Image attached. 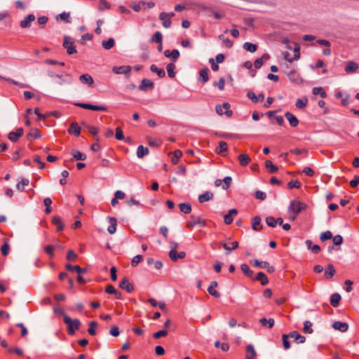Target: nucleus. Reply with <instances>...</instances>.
Listing matches in <instances>:
<instances>
[{
  "label": "nucleus",
  "mask_w": 359,
  "mask_h": 359,
  "mask_svg": "<svg viewBox=\"0 0 359 359\" xmlns=\"http://www.w3.org/2000/svg\"><path fill=\"white\" fill-rule=\"evenodd\" d=\"M307 205L303 202H301L298 200L292 201L290 203V207L288 208L289 212H290V219L292 221L295 220L297 215L302 212V211L306 210Z\"/></svg>",
  "instance_id": "f257e3e1"
},
{
  "label": "nucleus",
  "mask_w": 359,
  "mask_h": 359,
  "mask_svg": "<svg viewBox=\"0 0 359 359\" xmlns=\"http://www.w3.org/2000/svg\"><path fill=\"white\" fill-rule=\"evenodd\" d=\"M61 315L63 316L64 323L67 325V332L69 334H74L75 331L79 330L81 326V322L78 319H72L64 311H60Z\"/></svg>",
  "instance_id": "f03ea898"
},
{
  "label": "nucleus",
  "mask_w": 359,
  "mask_h": 359,
  "mask_svg": "<svg viewBox=\"0 0 359 359\" xmlns=\"http://www.w3.org/2000/svg\"><path fill=\"white\" fill-rule=\"evenodd\" d=\"M63 46L66 48L68 54L72 55L76 53L77 50L72 39L69 36L64 37Z\"/></svg>",
  "instance_id": "7ed1b4c3"
},
{
  "label": "nucleus",
  "mask_w": 359,
  "mask_h": 359,
  "mask_svg": "<svg viewBox=\"0 0 359 359\" xmlns=\"http://www.w3.org/2000/svg\"><path fill=\"white\" fill-rule=\"evenodd\" d=\"M283 58L288 61L289 62H292L294 61L298 60L300 57V47L299 45H296L294 47V55L293 57L290 56V53L288 52H284L283 53Z\"/></svg>",
  "instance_id": "20e7f679"
},
{
  "label": "nucleus",
  "mask_w": 359,
  "mask_h": 359,
  "mask_svg": "<svg viewBox=\"0 0 359 359\" xmlns=\"http://www.w3.org/2000/svg\"><path fill=\"white\" fill-rule=\"evenodd\" d=\"M230 105L229 103L225 102L222 105L216 106V111L218 114L222 115L226 114L227 116H231L232 115V111L229 109Z\"/></svg>",
  "instance_id": "39448f33"
},
{
  "label": "nucleus",
  "mask_w": 359,
  "mask_h": 359,
  "mask_svg": "<svg viewBox=\"0 0 359 359\" xmlns=\"http://www.w3.org/2000/svg\"><path fill=\"white\" fill-rule=\"evenodd\" d=\"M196 225H200L201 226H203L205 225V222L201 217H194V216H192L190 220L187 222L186 226L187 228L191 229L194 227Z\"/></svg>",
  "instance_id": "423d86ee"
},
{
  "label": "nucleus",
  "mask_w": 359,
  "mask_h": 359,
  "mask_svg": "<svg viewBox=\"0 0 359 359\" xmlns=\"http://www.w3.org/2000/svg\"><path fill=\"white\" fill-rule=\"evenodd\" d=\"M24 130L22 128H18L15 132H11L9 133L8 135V138L13 142H15L18 140L20 137H21L23 135Z\"/></svg>",
  "instance_id": "0eeeda50"
},
{
  "label": "nucleus",
  "mask_w": 359,
  "mask_h": 359,
  "mask_svg": "<svg viewBox=\"0 0 359 359\" xmlns=\"http://www.w3.org/2000/svg\"><path fill=\"white\" fill-rule=\"evenodd\" d=\"M287 76L289 79L295 83L299 84L303 82L302 78L297 70H292L290 73H288Z\"/></svg>",
  "instance_id": "6e6552de"
},
{
  "label": "nucleus",
  "mask_w": 359,
  "mask_h": 359,
  "mask_svg": "<svg viewBox=\"0 0 359 359\" xmlns=\"http://www.w3.org/2000/svg\"><path fill=\"white\" fill-rule=\"evenodd\" d=\"M359 68V65L354 61H348L346 63L345 71L347 74L355 72Z\"/></svg>",
  "instance_id": "1a4fd4ad"
},
{
  "label": "nucleus",
  "mask_w": 359,
  "mask_h": 359,
  "mask_svg": "<svg viewBox=\"0 0 359 359\" xmlns=\"http://www.w3.org/2000/svg\"><path fill=\"white\" fill-rule=\"evenodd\" d=\"M119 287L126 290L128 292H131L134 287L133 285L129 282L128 278L124 277L119 283Z\"/></svg>",
  "instance_id": "9d476101"
},
{
  "label": "nucleus",
  "mask_w": 359,
  "mask_h": 359,
  "mask_svg": "<svg viewBox=\"0 0 359 359\" xmlns=\"http://www.w3.org/2000/svg\"><path fill=\"white\" fill-rule=\"evenodd\" d=\"M236 209H231L228 214L224 217V222L226 224H231L233 221V217L237 215Z\"/></svg>",
  "instance_id": "9b49d317"
},
{
  "label": "nucleus",
  "mask_w": 359,
  "mask_h": 359,
  "mask_svg": "<svg viewBox=\"0 0 359 359\" xmlns=\"http://www.w3.org/2000/svg\"><path fill=\"white\" fill-rule=\"evenodd\" d=\"M170 251L169 252V257L172 261L176 262V255L178 243L176 241H170Z\"/></svg>",
  "instance_id": "f8f14e48"
},
{
  "label": "nucleus",
  "mask_w": 359,
  "mask_h": 359,
  "mask_svg": "<svg viewBox=\"0 0 359 359\" xmlns=\"http://www.w3.org/2000/svg\"><path fill=\"white\" fill-rule=\"evenodd\" d=\"M34 20L35 16L33 14H29L20 22V27L24 29L28 28L31 26V23Z\"/></svg>",
  "instance_id": "ddd939ff"
},
{
  "label": "nucleus",
  "mask_w": 359,
  "mask_h": 359,
  "mask_svg": "<svg viewBox=\"0 0 359 359\" xmlns=\"http://www.w3.org/2000/svg\"><path fill=\"white\" fill-rule=\"evenodd\" d=\"M220 245L226 250V255H229L231 253V250L238 248V243L237 241H233L229 244L226 243H221Z\"/></svg>",
  "instance_id": "4468645a"
},
{
  "label": "nucleus",
  "mask_w": 359,
  "mask_h": 359,
  "mask_svg": "<svg viewBox=\"0 0 359 359\" xmlns=\"http://www.w3.org/2000/svg\"><path fill=\"white\" fill-rule=\"evenodd\" d=\"M332 327L336 330H339L341 332H344L347 331V330L348 328V325L346 323H343L341 321H335L332 324Z\"/></svg>",
  "instance_id": "2eb2a0df"
},
{
  "label": "nucleus",
  "mask_w": 359,
  "mask_h": 359,
  "mask_svg": "<svg viewBox=\"0 0 359 359\" xmlns=\"http://www.w3.org/2000/svg\"><path fill=\"white\" fill-rule=\"evenodd\" d=\"M238 161L241 166L245 167L251 162V158L247 154H241L238 156Z\"/></svg>",
  "instance_id": "dca6fc26"
},
{
  "label": "nucleus",
  "mask_w": 359,
  "mask_h": 359,
  "mask_svg": "<svg viewBox=\"0 0 359 359\" xmlns=\"http://www.w3.org/2000/svg\"><path fill=\"white\" fill-rule=\"evenodd\" d=\"M257 353L254 346L249 344L246 346V359H256Z\"/></svg>",
  "instance_id": "f3484780"
},
{
  "label": "nucleus",
  "mask_w": 359,
  "mask_h": 359,
  "mask_svg": "<svg viewBox=\"0 0 359 359\" xmlns=\"http://www.w3.org/2000/svg\"><path fill=\"white\" fill-rule=\"evenodd\" d=\"M285 116L292 127H297L298 126L299 121L292 113L287 111Z\"/></svg>",
  "instance_id": "a211bd4d"
},
{
  "label": "nucleus",
  "mask_w": 359,
  "mask_h": 359,
  "mask_svg": "<svg viewBox=\"0 0 359 359\" xmlns=\"http://www.w3.org/2000/svg\"><path fill=\"white\" fill-rule=\"evenodd\" d=\"M110 225L107 228V231L110 234H114L116 231L117 219L115 217H109Z\"/></svg>",
  "instance_id": "6ab92c4d"
},
{
  "label": "nucleus",
  "mask_w": 359,
  "mask_h": 359,
  "mask_svg": "<svg viewBox=\"0 0 359 359\" xmlns=\"http://www.w3.org/2000/svg\"><path fill=\"white\" fill-rule=\"evenodd\" d=\"M131 71V68L129 66H121V67H115L113 68V72L116 74H128Z\"/></svg>",
  "instance_id": "aec40b11"
},
{
  "label": "nucleus",
  "mask_w": 359,
  "mask_h": 359,
  "mask_svg": "<svg viewBox=\"0 0 359 359\" xmlns=\"http://www.w3.org/2000/svg\"><path fill=\"white\" fill-rule=\"evenodd\" d=\"M153 87H154V83L151 80L144 79L142 81L141 84L139 86V88L141 90L146 91L149 88H152Z\"/></svg>",
  "instance_id": "412c9836"
},
{
  "label": "nucleus",
  "mask_w": 359,
  "mask_h": 359,
  "mask_svg": "<svg viewBox=\"0 0 359 359\" xmlns=\"http://www.w3.org/2000/svg\"><path fill=\"white\" fill-rule=\"evenodd\" d=\"M289 337L291 338H293L294 341H297L298 343L303 344L306 341L305 337L301 335L298 332L293 331L291 332L289 334Z\"/></svg>",
  "instance_id": "4be33fe9"
},
{
  "label": "nucleus",
  "mask_w": 359,
  "mask_h": 359,
  "mask_svg": "<svg viewBox=\"0 0 359 359\" xmlns=\"http://www.w3.org/2000/svg\"><path fill=\"white\" fill-rule=\"evenodd\" d=\"M214 194L210 191H206L203 194L198 196V201L203 203L209 201L213 198Z\"/></svg>",
  "instance_id": "5701e85b"
},
{
  "label": "nucleus",
  "mask_w": 359,
  "mask_h": 359,
  "mask_svg": "<svg viewBox=\"0 0 359 359\" xmlns=\"http://www.w3.org/2000/svg\"><path fill=\"white\" fill-rule=\"evenodd\" d=\"M159 18L162 21L163 26L168 28L171 26V20L168 18L167 13H161L159 15Z\"/></svg>",
  "instance_id": "b1692460"
},
{
  "label": "nucleus",
  "mask_w": 359,
  "mask_h": 359,
  "mask_svg": "<svg viewBox=\"0 0 359 359\" xmlns=\"http://www.w3.org/2000/svg\"><path fill=\"white\" fill-rule=\"evenodd\" d=\"M248 97L254 102H262L264 100V95L263 94H259L257 96L255 93L252 91L248 93Z\"/></svg>",
  "instance_id": "393cba45"
},
{
  "label": "nucleus",
  "mask_w": 359,
  "mask_h": 359,
  "mask_svg": "<svg viewBox=\"0 0 359 359\" xmlns=\"http://www.w3.org/2000/svg\"><path fill=\"white\" fill-rule=\"evenodd\" d=\"M263 226L261 223V218L258 216L255 217L252 220V228L255 231H260Z\"/></svg>",
  "instance_id": "a878e982"
},
{
  "label": "nucleus",
  "mask_w": 359,
  "mask_h": 359,
  "mask_svg": "<svg viewBox=\"0 0 359 359\" xmlns=\"http://www.w3.org/2000/svg\"><path fill=\"white\" fill-rule=\"evenodd\" d=\"M164 55L166 57H170L174 61H175L180 56V52L176 49H174L172 51L166 50L164 52Z\"/></svg>",
  "instance_id": "bb28decb"
},
{
  "label": "nucleus",
  "mask_w": 359,
  "mask_h": 359,
  "mask_svg": "<svg viewBox=\"0 0 359 359\" xmlns=\"http://www.w3.org/2000/svg\"><path fill=\"white\" fill-rule=\"evenodd\" d=\"M52 222L54 225L57 226V231H60L64 229V224L61 219V218L58 216H54L52 219Z\"/></svg>",
  "instance_id": "cd10ccee"
},
{
  "label": "nucleus",
  "mask_w": 359,
  "mask_h": 359,
  "mask_svg": "<svg viewBox=\"0 0 359 359\" xmlns=\"http://www.w3.org/2000/svg\"><path fill=\"white\" fill-rule=\"evenodd\" d=\"M69 133L79 136L81 133V128L77 123H72L68 130Z\"/></svg>",
  "instance_id": "c85d7f7f"
},
{
  "label": "nucleus",
  "mask_w": 359,
  "mask_h": 359,
  "mask_svg": "<svg viewBox=\"0 0 359 359\" xmlns=\"http://www.w3.org/2000/svg\"><path fill=\"white\" fill-rule=\"evenodd\" d=\"M79 79L82 83L88 84L89 86H92L93 84V77L88 74H82L80 76Z\"/></svg>",
  "instance_id": "c756f323"
},
{
  "label": "nucleus",
  "mask_w": 359,
  "mask_h": 359,
  "mask_svg": "<svg viewBox=\"0 0 359 359\" xmlns=\"http://www.w3.org/2000/svg\"><path fill=\"white\" fill-rule=\"evenodd\" d=\"M341 300V296L338 293H334L332 294L330 298V304L334 307H337L339 304V302Z\"/></svg>",
  "instance_id": "7c9ffc66"
},
{
  "label": "nucleus",
  "mask_w": 359,
  "mask_h": 359,
  "mask_svg": "<svg viewBox=\"0 0 359 359\" xmlns=\"http://www.w3.org/2000/svg\"><path fill=\"white\" fill-rule=\"evenodd\" d=\"M241 269L243 273L248 278H252L253 276V271L250 269L249 266L246 264H242Z\"/></svg>",
  "instance_id": "2f4dec72"
},
{
  "label": "nucleus",
  "mask_w": 359,
  "mask_h": 359,
  "mask_svg": "<svg viewBox=\"0 0 359 359\" xmlns=\"http://www.w3.org/2000/svg\"><path fill=\"white\" fill-rule=\"evenodd\" d=\"M65 268L67 270H69V271H76L78 273H85L86 272V269H82L79 265H76V266H72L71 264H66Z\"/></svg>",
  "instance_id": "473e14b6"
},
{
  "label": "nucleus",
  "mask_w": 359,
  "mask_h": 359,
  "mask_svg": "<svg viewBox=\"0 0 359 359\" xmlns=\"http://www.w3.org/2000/svg\"><path fill=\"white\" fill-rule=\"evenodd\" d=\"M256 280L259 281L262 285H265L268 283V278L263 272H259L257 274Z\"/></svg>",
  "instance_id": "72a5a7b5"
},
{
  "label": "nucleus",
  "mask_w": 359,
  "mask_h": 359,
  "mask_svg": "<svg viewBox=\"0 0 359 359\" xmlns=\"http://www.w3.org/2000/svg\"><path fill=\"white\" fill-rule=\"evenodd\" d=\"M308 103V99L307 97H304L302 98L297 99L295 103V106L297 108L299 109H304L306 107Z\"/></svg>",
  "instance_id": "f704fd0d"
},
{
  "label": "nucleus",
  "mask_w": 359,
  "mask_h": 359,
  "mask_svg": "<svg viewBox=\"0 0 359 359\" xmlns=\"http://www.w3.org/2000/svg\"><path fill=\"white\" fill-rule=\"evenodd\" d=\"M115 41L112 38L109 39L108 40L102 41V45L103 48L106 50H109L114 46Z\"/></svg>",
  "instance_id": "c9c22d12"
},
{
  "label": "nucleus",
  "mask_w": 359,
  "mask_h": 359,
  "mask_svg": "<svg viewBox=\"0 0 359 359\" xmlns=\"http://www.w3.org/2000/svg\"><path fill=\"white\" fill-rule=\"evenodd\" d=\"M149 154V149L147 147L140 145L137 147V156L138 158H141L143 156L147 155Z\"/></svg>",
  "instance_id": "e433bc0d"
},
{
  "label": "nucleus",
  "mask_w": 359,
  "mask_h": 359,
  "mask_svg": "<svg viewBox=\"0 0 359 359\" xmlns=\"http://www.w3.org/2000/svg\"><path fill=\"white\" fill-rule=\"evenodd\" d=\"M150 69L152 72L156 73L160 78H163L165 76L164 69L158 68L155 65H151Z\"/></svg>",
  "instance_id": "4c0bfd02"
},
{
  "label": "nucleus",
  "mask_w": 359,
  "mask_h": 359,
  "mask_svg": "<svg viewBox=\"0 0 359 359\" xmlns=\"http://www.w3.org/2000/svg\"><path fill=\"white\" fill-rule=\"evenodd\" d=\"M265 167L271 173L276 172L278 170V167L273 165L272 161L270 160H267L265 161Z\"/></svg>",
  "instance_id": "58836bf2"
},
{
  "label": "nucleus",
  "mask_w": 359,
  "mask_h": 359,
  "mask_svg": "<svg viewBox=\"0 0 359 359\" xmlns=\"http://www.w3.org/2000/svg\"><path fill=\"white\" fill-rule=\"evenodd\" d=\"M179 208L181 212L189 214L191 211V205L189 203H184L179 205Z\"/></svg>",
  "instance_id": "ea45409f"
},
{
  "label": "nucleus",
  "mask_w": 359,
  "mask_h": 359,
  "mask_svg": "<svg viewBox=\"0 0 359 359\" xmlns=\"http://www.w3.org/2000/svg\"><path fill=\"white\" fill-rule=\"evenodd\" d=\"M336 273V271L332 264H328L327 269L324 276L327 279L332 278Z\"/></svg>",
  "instance_id": "a19ab883"
},
{
  "label": "nucleus",
  "mask_w": 359,
  "mask_h": 359,
  "mask_svg": "<svg viewBox=\"0 0 359 359\" xmlns=\"http://www.w3.org/2000/svg\"><path fill=\"white\" fill-rule=\"evenodd\" d=\"M147 262L148 264L149 265H151V264H154V267L156 269H161L162 267H163V264L161 261H155L153 258L151 257H149L147 258Z\"/></svg>",
  "instance_id": "79ce46f5"
},
{
  "label": "nucleus",
  "mask_w": 359,
  "mask_h": 359,
  "mask_svg": "<svg viewBox=\"0 0 359 359\" xmlns=\"http://www.w3.org/2000/svg\"><path fill=\"white\" fill-rule=\"evenodd\" d=\"M61 20L68 23L70 22V13L69 12H63L58 15L56 16V20Z\"/></svg>",
  "instance_id": "37998d69"
},
{
  "label": "nucleus",
  "mask_w": 359,
  "mask_h": 359,
  "mask_svg": "<svg viewBox=\"0 0 359 359\" xmlns=\"http://www.w3.org/2000/svg\"><path fill=\"white\" fill-rule=\"evenodd\" d=\"M200 75V81L203 83H205L208 81V69H203L199 72Z\"/></svg>",
  "instance_id": "c03bdc74"
},
{
  "label": "nucleus",
  "mask_w": 359,
  "mask_h": 359,
  "mask_svg": "<svg viewBox=\"0 0 359 359\" xmlns=\"http://www.w3.org/2000/svg\"><path fill=\"white\" fill-rule=\"evenodd\" d=\"M312 323L306 320L304 323V327H303V332L305 334H311L313 333V330L312 329Z\"/></svg>",
  "instance_id": "a18cd8bd"
},
{
  "label": "nucleus",
  "mask_w": 359,
  "mask_h": 359,
  "mask_svg": "<svg viewBox=\"0 0 359 359\" xmlns=\"http://www.w3.org/2000/svg\"><path fill=\"white\" fill-rule=\"evenodd\" d=\"M312 91L313 95H320L323 98L327 97V93L322 87H315Z\"/></svg>",
  "instance_id": "49530a36"
},
{
  "label": "nucleus",
  "mask_w": 359,
  "mask_h": 359,
  "mask_svg": "<svg viewBox=\"0 0 359 359\" xmlns=\"http://www.w3.org/2000/svg\"><path fill=\"white\" fill-rule=\"evenodd\" d=\"M172 154L173 156L171 158V162L175 165L178 163L179 159L182 157V152L180 150L177 149L175 150Z\"/></svg>",
  "instance_id": "de8ad7c7"
},
{
  "label": "nucleus",
  "mask_w": 359,
  "mask_h": 359,
  "mask_svg": "<svg viewBox=\"0 0 359 359\" xmlns=\"http://www.w3.org/2000/svg\"><path fill=\"white\" fill-rule=\"evenodd\" d=\"M27 137L28 138L39 139L41 137L39 130L36 128H32L27 134Z\"/></svg>",
  "instance_id": "09e8293b"
},
{
  "label": "nucleus",
  "mask_w": 359,
  "mask_h": 359,
  "mask_svg": "<svg viewBox=\"0 0 359 359\" xmlns=\"http://www.w3.org/2000/svg\"><path fill=\"white\" fill-rule=\"evenodd\" d=\"M29 180L23 178L16 185V188L19 191H23L25 187L29 184Z\"/></svg>",
  "instance_id": "8fccbe9b"
},
{
  "label": "nucleus",
  "mask_w": 359,
  "mask_h": 359,
  "mask_svg": "<svg viewBox=\"0 0 359 359\" xmlns=\"http://www.w3.org/2000/svg\"><path fill=\"white\" fill-rule=\"evenodd\" d=\"M228 150L227 143L223 141L219 142V147L217 149V154H222L223 152H226Z\"/></svg>",
  "instance_id": "3c124183"
},
{
  "label": "nucleus",
  "mask_w": 359,
  "mask_h": 359,
  "mask_svg": "<svg viewBox=\"0 0 359 359\" xmlns=\"http://www.w3.org/2000/svg\"><path fill=\"white\" fill-rule=\"evenodd\" d=\"M43 204L46 206L45 212L46 214H50L52 212V200L50 198H46L43 200Z\"/></svg>",
  "instance_id": "603ef678"
},
{
  "label": "nucleus",
  "mask_w": 359,
  "mask_h": 359,
  "mask_svg": "<svg viewBox=\"0 0 359 359\" xmlns=\"http://www.w3.org/2000/svg\"><path fill=\"white\" fill-rule=\"evenodd\" d=\"M175 65L173 63L168 64V65L166 67V69H167L169 77L174 78L175 76Z\"/></svg>",
  "instance_id": "864d4df0"
},
{
  "label": "nucleus",
  "mask_w": 359,
  "mask_h": 359,
  "mask_svg": "<svg viewBox=\"0 0 359 359\" xmlns=\"http://www.w3.org/2000/svg\"><path fill=\"white\" fill-rule=\"evenodd\" d=\"M72 155L76 160H85L86 158V156L85 154H83L78 150H72Z\"/></svg>",
  "instance_id": "5fc2aeb1"
},
{
  "label": "nucleus",
  "mask_w": 359,
  "mask_h": 359,
  "mask_svg": "<svg viewBox=\"0 0 359 359\" xmlns=\"http://www.w3.org/2000/svg\"><path fill=\"white\" fill-rule=\"evenodd\" d=\"M260 323L262 326L268 325V327L269 328H271L274 325V320L273 318H270V319L267 320L265 318H262L260 319Z\"/></svg>",
  "instance_id": "6e6d98bb"
},
{
  "label": "nucleus",
  "mask_w": 359,
  "mask_h": 359,
  "mask_svg": "<svg viewBox=\"0 0 359 359\" xmlns=\"http://www.w3.org/2000/svg\"><path fill=\"white\" fill-rule=\"evenodd\" d=\"M244 48L250 52V53H254L257 50V46L256 44H254V43H249V42H247L244 44L243 46Z\"/></svg>",
  "instance_id": "4d7b16f0"
},
{
  "label": "nucleus",
  "mask_w": 359,
  "mask_h": 359,
  "mask_svg": "<svg viewBox=\"0 0 359 359\" xmlns=\"http://www.w3.org/2000/svg\"><path fill=\"white\" fill-rule=\"evenodd\" d=\"M219 39L222 41L226 47L231 48L233 42L228 38H226L224 34H220Z\"/></svg>",
  "instance_id": "13d9d810"
},
{
  "label": "nucleus",
  "mask_w": 359,
  "mask_h": 359,
  "mask_svg": "<svg viewBox=\"0 0 359 359\" xmlns=\"http://www.w3.org/2000/svg\"><path fill=\"white\" fill-rule=\"evenodd\" d=\"M88 133L94 136V139L98 142L99 137L97 136L98 129L93 126H88Z\"/></svg>",
  "instance_id": "bf43d9fd"
},
{
  "label": "nucleus",
  "mask_w": 359,
  "mask_h": 359,
  "mask_svg": "<svg viewBox=\"0 0 359 359\" xmlns=\"http://www.w3.org/2000/svg\"><path fill=\"white\" fill-rule=\"evenodd\" d=\"M162 39H163V36H162L161 33L160 32H156L154 34L151 40H152V41L156 42L161 46Z\"/></svg>",
  "instance_id": "052dcab7"
},
{
  "label": "nucleus",
  "mask_w": 359,
  "mask_h": 359,
  "mask_svg": "<svg viewBox=\"0 0 359 359\" xmlns=\"http://www.w3.org/2000/svg\"><path fill=\"white\" fill-rule=\"evenodd\" d=\"M250 263L252 264L253 266L259 268L264 269L267 266V262H259L258 259L251 261Z\"/></svg>",
  "instance_id": "680f3d73"
},
{
  "label": "nucleus",
  "mask_w": 359,
  "mask_h": 359,
  "mask_svg": "<svg viewBox=\"0 0 359 359\" xmlns=\"http://www.w3.org/2000/svg\"><path fill=\"white\" fill-rule=\"evenodd\" d=\"M97 323L95 321H92L89 323V328L88 329V332L90 335H95V327L97 326Z\"/></svg>",
  "instance_id": "e2e57ef3"
},
{
  "label": "nucleus",
  "mask_w": 359,
  "mask_h": 359,
  "mask_svg": "<svg viewBox=\"0 0 359 359\" xmlns=\"http://www.w3.org/2000/svg\"><path fill=\"white\" fill-rule=\"evenodd\" d=\"M332 233L330 231H326L323 233H322L320 236V238L322 241H325L327 240H329L332 238Z\"/></svg>",
  "instance_id": "0e129e2a"
},
{
  "label": "nucleus",
  "mask_w": 359,
  "mask_h": 359,
  "mask_svg": "<svg viewBox=\"0 0 359 359\" xmlns=\"http://www.w3.org/2000/svg\"><path fill=\"white\" fill-rule=\"evenodd\" d=\"M266 222L268 226L271 227H275L277 225V221L276 219L271 216L267 217L266 218Z\"/></svg>",
  "instance_id": "69168bd1"
},
{
  "label": "nucleus",
  "mask_w": 359,
  "mask_h": 359,
  "mask_svg": "<svg viewBox=\"0 0 359 359\" xmlns=\"http://www.w3.org/2000/svg\"><path fill=\"white\" fill-rule=\"evenodd\" d=\"M77 259V255L72 250H69L67 251V259L69 261L74 262Z\"/></svg>",
  "instance_id": "338daca9"
},
{
  "label": "nucleus",
  "mask_w": 359,
  "mask_h": 359,
  "mask_svg": "<svg viewBox=\"0 0 359 359\" xmlns=\"http://www.w3.org/2000/svg\"><path fill=\"white\" fill-rule=\"evenodd\" d=\"M231 181L232 180L231 177H224V180H222V182H224V184H222V188L225 190L228 189L230 187Z\"/></svg>",
  "instance_id": "774afa93"
}]
</instances>
